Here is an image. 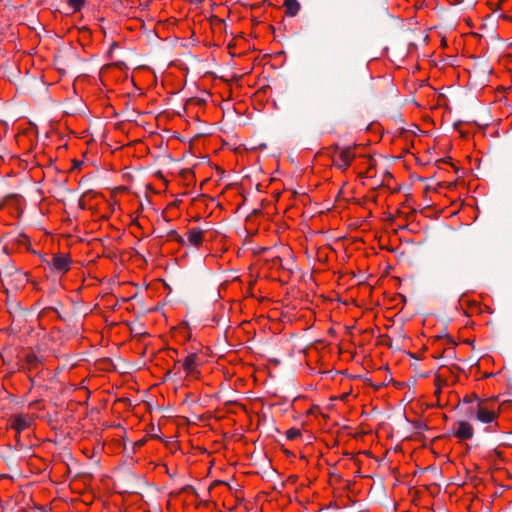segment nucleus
Masks as SVG:
<instances>
[{"label":"nucleus","mask_w":512,"mask_h":512,"mask_svg":"<svg viewBox=\"0 0 512 512\" xmlns=\"http://www.w3.org/2000/svg\"><path fill=\"white\" fill-rule=\"evenodd\" d=\"M466 416L480 423L487 424L486 432H496L498 429V408L495 403L477 399L466 411Z\"/></svg>","instance_id":"1"},{"label":"nucleus","mask_w":512,"mask_h":512,"mask_svg":"<svg viewBox=\"0 0 512 512\" xmlns=\"http://www.w3.org/2000/svg\"><path fill=\"white\" fill-rule=\"evenodd\" d=\"M332 149L333 165L343 171L346 170L355 158L354 147H340L338 144H335L332 146Z\"/></svg>","instance_id":"2"},{"label":"nucleus","mask_w":512,"mask_h":512,"mask_svg":"<svg viewBox=\"0 0 512 512\" xmlns=\"http://www.w3.org/2000/svg\"><path fill=\"white\" fill-rule=\"evenodd\" d=\"M71 263L72 261L68 254L58 253L53 255L50 266L53 272L64 275L70 270Z\"/></svg>","instance_id":"3"},{"label":"nucleus","mask_w":512,"mask_h":512,"mask_svg":"<svg viewBox=\"0 0 512 512\" xmlns=\"http://www.w3.org/2000/svg\"><path fill=\"white\" fill-rule=\"evenodd\" d=\"M474 435V430L472 425L467 421H459L457 423V428L454 431V436L459 440H470Z\"/></svg>","instance_id":"4"},{"label":"nucleus","mask_w":512,"mask_h":512,"mask_svg":"<svg viewBox=\"0 0 512 512\" xmlns=\"http://www.w3.org/2000/svg\"><path fill=\"white\" fill-rule=\"evenodd\" d=\"M203 240H204V231H202L200 229H197V228L189 229L186 233L187 244H189L195 248H199L202 245Z\"/></svg>","instance_id":"5"},{"label":"nucleus","mask_w":512,"mask_h":512,"mask_svg":"<svg viewBox=\"0 0 512 512\" xmlns=\"http://www.w3.org/2000/svg\"><path fill=\"white\" fill-rule=\"evenodd\" d=\"M199 364V357L196 353H191L182 361V367L188 375L194 374Z\"/></svg>","instance_id":"6"},{"label":"nucleus","mask_w":512,"mask_h":512,"mask_svg":"<svg viewBox=\"0 0 512 512\" xmlns=\"http://www.w3.org/2000/svg\"><path fill=\"white\" fill-rule=\"evenodd\" d=\"M2 275L5 278L15 276L16 280L23 282L26 281V274L22 273L19 269H17L14 265H6L2 271Z\"/></svg>","instance_id":"7"},{"label":"nucleus","mask_w":512,"mask_h":512,"mask_svg":"<svg viewBox=\"0 0 512 512\" xmlns=\"http://www.w3.org/2000/svg\"><path fill=\"white\" fill-rule=\"evenodd\" d=\"M284 7L286 14L290 17L295 16L300 10V4L297 0H285Z\"/></svg>","instance_id":"8"},{"label":"nucleus","mask_w":512,"mask_h":512,"mask_svg":"<svg viewBox=\"0 0 512 512\" xmlns=\"http://www.w3.org/2000/svg\"><path fill=\"white\" fill-rule=\"evenodd\" d=\"M27 427L28 422L22 417H17L12 423V428L15 429L18 433L23 431Z\"/></svg>","instance_id":"9"},{"label":"nucleus","mask_w":512,"mask_h":512,"mask_svg":"<svg viewBox=\"0 0 512 512\" xmlns=\"http://www.w3.org/2000/svg\"><path fill=\"white\" fill-rule=\"evenodd\" d=\"M301 436V430L298 428H290L286 432V437L289 440H295Z\"/></svg>","instance_id":"10"},{"label":"nucleus","mask_w":512,"mask_h":512,"mask_svg":"<svg viewBox=\"0 0 512 512\" xmlns=\"http://www.w3.org/2000/svg\"><path fill=\"white\" fill-rule=\"evenodd\" d=\"M84 3L85 0H68V4L74 9V11H80Z\"/></svg>","instance_id":"11"},{"label":"nucleus","mask_w":512,"mask_h":512,"mask_svg":"<svg viewBox=\"0 0 512 512\" xmlns=\"http://www.w3.org/2000/svg\"><path fill=\"white\" fill-rule=\"evenodd\" d=\"M172 234L175 236L174 239L177 243L181 244V245H186L187 244V241H186V238L181 236V235H178L175 231H172Z\"/></svg>","instance_id":"12"},{"label":"nucleus","mask_w":512,"mask_h":512,"mask_svg":"<svg viewBox=\"0 0 512 512\" xmlns=\"http://www.w3.org/2000/svg\"><path fill=\"white\" fill-rule=\"evenodd\" d=\"M204 1L205 0H191V2L196 3V4H201Z\"/></svg>","instance_id":"13"}]
</instances>
